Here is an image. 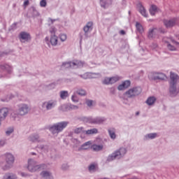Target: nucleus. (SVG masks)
Wrapping results in <instances>:
<instances>
[{
    "instance_id": "1",
    "label": "nucleus",
    "mask_w": 179,
    "mask_h": 179,
    "mask_svg": "<svg viewBox=\"0 0 179 179\" xmlns=\"http://www.w3.org/2000/svg\"><path fill=\"white\" fill-rule=\"evenodd\" d=\"M179 76L177 73L170 72L169 80V96L170 97H177L179 93V87L177 88V82H178Z\"/></svg>"
},
{
    "instance_id": "2",
    "label": "nucleus",
    "mask_w": 179,
    "mask_h": 179,
    "mask_svg": "<svg viewBox=\"0 0 179 179\" xmlns=\"http://www.w3.org/2000/svg\"><path fill=\"white\" fill-rule=\"evenodd\" d=\"M6 162L0 163V168L3 171H7L13 167L15 163V157L11 153L7 152L5 154Z\"/></svg>"
},
{
    "instance_id": "3",
    "label": "nucleus",
    "mask_w": 179,
    "mask_h": 179,
    "mask_svg": "<svg viewBox=\"0 0 179 179\" xmlns=\"http://www.w3.org/2000/svg\"><path fill=\"white\" fill-rule=\"evenodd\" d=\"M69 124V122H66V121L57 122L52 124V126H50L48 127V129L50 132L52 134V135H58L59 132H62V131H64V129H65V128L68 127Z\"/></svg>"
},
{
    "instance_id": "4",
    "label": "nucleus",
    "mask_w": 179,
    "mask_h": 179,
    "mask_svg": "<svg viewBox=\"0 0 179 179\" xmlns=\"http://www.w3.org/2000/svg\"><path fill=\"white\" fill-rule=\"evenodd\" d=\"M127 148H120L119 150H115L113 153L108 155L106 162L110 163V162H113V160H115V159H121V157H124L125 155H127Z\"/></svg>"
},
{
    "instance_id": "5",
    "label": "nucleus",
    "mask_w": 179,
    "mask_h": 179,
    "mask_svg": "<svg viewBox=\"0 0 179 179\" xmlns=\"http://www.w3.org/2000/svg\"><path fill=\"white\" fill-rule=\"evenodd\" d=\"M45 165L44 164H38L37 162L34 161L33 159H29L28 160L27 169L31 173H36L38 170H44Z\"/></svg>"
},
{
    "instance_id": "6",
    "label": "nucleus",
    "mask_w": 179,
    "mask_h": 179,
    "mask_svg": "<svg viewBox=\"0 0 179 179\" xmlns=\"http://www.w3.org/2000/svg\"><path fill=\"white\" fill-rule=\"evenodd\" d=\"M85 65V62L80 60H73V62H63L62 64V68L71 69H78V68H83Z\"/></svg>"
},
{
    "instance_id": "7",
    "label": "nucleus",
    "mask_w": 179,
    "mask_h": 179,
    "mask_svg": "<svg viewBox=\"0 0 179 179\" xmlns=\"http://www.w3.org/2000/svg\"><path fill=\"white\" fill-rule=\"evenodd\" d=\"M93 30V22H89L87 24L83 27L84 32H80L79 34L80 37V44L82 43V40H87L89 38V31H92Z\"/></svg>"
},
{
    "instance_id": "8",
    "label": "nucleus",
    "mask_w": 179,
    "mask_h": 179,
    "mask_svg": "<svg viewBox=\"0 0 179 179\" xmlns=\"http://www.w3.org/2000/svg\"><path fill=\"white\" fill-rule=\"evenodd\" d=\"M142 93V88L141 87H134L127 90L124 94L128 99H134L136 96H139Z\"/></svg>"
},
{
    "instance_id": "9",
    "label": "nucleus",
    "mask_w": 179,
    "mask_h": 179,
    "mask_svg": "<svg viewBox=\"0 0 179 179\" xmlns=\"http://www.w3.org/2000/svg\"><path fill=\"white\" fill-rule=\"evenodd\" d=\"M0 78H3L4 76H6V73H12V66H10L9 64H1L0 65Z\"/></svg>"
},
{
    "instance_id": "10",
    "label": "nucleus",
    "mask_w": 179,
    "mask_h": 179,
    "mask_svg": "<svg viewBox=\"0 0 179 179\" xmlns=\"http://www.w3.org/2000/svg\"><path fill=\"white\" fill-rule=\"evenodd\" d=\"M178 21V17H173L169 20H164L163 23L166 29H171L172 27H174L176 24H177Z\"/></svg>"
},
{
    "instance_id": "11",
    "label": "nucleus",
    "mask_w": 179,
    "mask_h": 179,
    "mask_svg": "<svg viewBox=\"0 0 179 179\" xmlns=\"http://www.w3.org/2000/svg\"><path fill=\"white\" fill-rule=\"evenodd\" d=\"M19 38L22 43H29V41H31V35L26 31H21Z\"/></svg>"
},
{
    "instance_id": "12",
    "label": "nucleus",
    "mask_w": 179,
    "mask_h": 179,
    "mask_svg": "<svg viewBox=\"0 0 179 179\" xmlns=\"http://www.w3.org/2000/svg\"><path fill=\"white\" fill-rule=\"evenodd\" d=\"M29 113V106L26 103L18 105L17 115H26Z\"/></svg>"
},
{
    "instance_id": "13",
    "label": "nucleus",
    "mask_w": 179,
    "mask_h": 179,
    "mask_svg": "<svg viewBox=\"0 0 179 179\" xmlns=\"http://www.w3.org/2000/svg\"><path fill=\"white\" fill-rule=\"evenodd\" d=\"M107 119L104 117H91V124H94V125H101L103 122H106Z\"/></svg>"
},
{
    "instance_id": "14",
    "label": "nucleus",
    "mask_w": 179,
    "mask_h": 179,
    "mask_svg": "<svg viewBox=\"0 0 179 179\" xmlns=\"http://www.w3.org/2000/svg\"><path fill=\"white\" fill-rule=\"evenodd\" d=\"M152 80H164L166 79V74L160 72L152 73Z\"/></svg>"
},
{
    "instance_id": "15",
    "label": "nucleus",
    "mask_w": 179,
    "mask_h": 179,
    "mask_svg": "<svg viewBox=\"0 0 179 179\" xmlns=\"http://www.w3.org/2000/svg\"><path fill=\"white\" fill-rule=\"evenodd\" d=\"M51 34H53L50 37V43L52 45H57L58 44V37L55 36V31L54 29L50 31Z\"/></svg>"
},
{
    "instance_id": "16",
    "label": "nucleus",
    "mask_w": 179,
    "mask_h": 179,
    "mask_svg": "<svg viewBox=\"0 0 179 179\" xmlns=\"http://www.w3.org/2000/svg\"><path fill=\"white\" fill-rule=\"evenodd\" d=\"M158 33L159 30L157 28H153L149 30L148 37V38H156V37H157Z\"/></svg>"
},
{
    "instance_id": "17",
    "label": "nucleus",
    "mask_w": 179,
    "mask_h": 179,
    "mask_svg": "<svg viewBox=\"0 0 179 179\" xmlns=\"http://www.w3.org/2000/svg\"><path fill=\"white\" fill-rule=\"evenodd\" d=\"M29 14L31 15L29 16V17H37L38 16H40V13H38V11H37V10L36 9V7L32 6L29 8Z\"/></svg>"
},
{
    "instance_id": "18",
    "label": "nucleus",
    "mask_w": 179,
    "mask_h": 179,
    "mask_svg": "<svg viewBox=\"0 0 179 179\" xmlns=\"http://www.w3.org/2000/svg\"><path fill=\"white\" fill-rule=\"evenodd\" d=\"M9 110L7 108H3L0 109V119L3 121L8 117Z\"/></svg>"
},
{
    "instance_id": "19",
    "label": "nucleus",
    "mask_w": 179,
    "mask_h": 179,
    "mask_svg": "<svg viewBox=\"0 0 179 179\" xmlns=\"http://www.w3.org/2000/svg\"><path fill=\"white\" fill-rule=\"evenodd\" d=\"M38 139H40V136H38V134H31L28 137V141H29V142H32L33 143L36 142H40Z\"/></svg>"
},
{
    "instance_id": "20",
    "label": "nucleus",
    "mask_w": 179,
    "mask_h": 179,
    "mask_svg": "<svg viewBox=\"0 0 179 179\" xmlns=\"http://www.w3.org/2000/svg\"><path fill=\"white\" fill-rule=\"evenodd\" d=\"M57 106V101H46V110L48 111L52 110L54 107Z\"/></svg>"
},
{
    "instance_id": "21",
    "label": "nucleus",
    "mask_w": 179,
    "mask_h": 179,
    "mask_svg": "<svg viewBox=\"0 0 179 179\" xmlns=\"http://www.w3.org/2000/svg\"><path fill=\"white\" fill-rule=\"evenodd\" d=\"M157 138V133H150L144 136V141H150L152 139H156Z\"/></svg>"
},
{
    "instance_id": "22",
    "label": "nucleus",
    "mask_w": 179,
    "mask_h": 179,
    "mask_svg": "<svg viewBox=\"0 0 179 179\" xmlns=\"http://www.w3.org/2000/svg\"><path fill=\"white\" fill-rule=\"evenodd\" d=\"M83 134H85V135H96V134H99V129L93 128L88 130H85L83 131Z\"/></svg>"
},
{
    "instance_id": "23",
    "label": "nucleus",
    "mask_w": 179,
    "mask_h": 179,
    "mask_svg": "<svg viewBox=\"0 0 179 179\" xmlns=\"http://www.w3.org/2000/svg\"><path fill=\"white\" fill-rule=\"evenodd\" d=\"M90 145H92V142L87 141L83 143L79 148L78 150H87L89 148H90Z\"/></svg>"
},
{
    "instance_id": "24",
    "label": "nucleus",
    "mask_w": 179,
    "mask_h": 179,
    "mask_svg": "<svg viewBox=\"0 0 179 179\" xmlns=\"http://www.w3.org/2000/svg\"><path fill=\"white\" fill-rule=\"evenodd\" d=\"M156 97L155 96H149L145 103L146 104H148V106H153L155 104V103H156Z\"/></svg>"
},
{
    "instance_id": "25",
    "label": "nucleus",
    "mask_w": 179,
    "mask_h": 179,
    "mask_svg": "<svg viewBox=\"0 0 179 179\" xmlns=\"http://www.w3.org/2000/svg\"><path fill=\"white\" fill-rule=\"evenodd\" d=\"M59 96L62 100H66V98L69 97V93L68 91L62 90L59 92Z\"/></svg>"
},
{
    "instance_id": "26",
    "label": "nucleus",
    "mask_w": 179,
    "mask_h": 179,
    "mask_svg": "<svg viewBox=\"0 0 179 179\" xmlns=\"http://www.w3.org/2000/svg\"><path fill=\"white\" fill-rule=\"evenodd\" d=\"M139 6V12L140 13L144 16V17H148V13H146V9H145V7H143V6H142V4L139 3L138 4Z\"/></svg>"
},
{
    "instance_id": "27",
    "label": "nucleus",
    "mask_w": 179,
    "mask_h": 179,
    "mask_svg": "<svg viewBox=\"0 0 179 179\" xmlns=\"http://www.w3.org/2000/svg\"><path fill=\"white\" fill-rule=\"evenodd\" d=\"M78 120L80 121H83V122H86L87 124H92V116H90V117L83 116V117H78Z\"/></svg>"
},
{
    "instance_id": "28",
    "label": "nucleus",
    "mask_w": 179,
    "mask_h": 179,
    "mask_svg": "<svg viewBox=\"0 0 179 179\" xmlns=\"http://www.w3.org/2000/svg\"><path fill=\"white\" fill-rule=\"evenodd\" d=\"M3 179H17V176L14 173H8L3 176Z\"/></svg>"
},
{
    "instance_id": "29",
    "label": "nucleus",
    "mask_w": 179,
    "mask_h": 179,
    "mask_svg": "<svg viewBox=\"0 0 179 179\" xmlns=\"http://www.w3.org/2000/svg\"><path fill=\"white\" fill-rule=\"evenodd\" d=\"M108 132L109 136H110L111 139H115V138H117V135L115 134V128L108 129Z\"/></svg>"
},
{
    "instance_id": "30",
    "label": "nucleus",
    "mask_w": 179,
    "mask_h": 179,
    "mask_svg": "<svg viewBox=\"0 0 179 179\" xmlns=\"http://www.w3.org/2000/svg\"><path fill=\"white\" fill-rule=\"evenodd\" d=\"M149 11L152 16H155V15H156V12H157V6L155 4H152L150 7Z\"/></svg>"
},
{
    "instance_id": "31",
    "label": "nucleus",
    "mask_w": 179,
    "mask_h": 179,
    "mask_svg": "<svg viewBox=\"0 0 179 179\" xmlns=\"http://www.w3.org/2000/svg\"><path fill=\"white\" fill-rule=\"evenodd\" d=\"M90 75H99V73H85L84 74H81L79 76L82 78V79H90Z\"/></svg>"
},
{
    "instance_id": "32",
    "label": "nucleus",
    "mask_w": 179,
    "mask_h": 179,
    "mask_svg": "<svg viewBox=\"0 0 179 179\" xmlns=\"http://www.w3.org/2000/svg\"><path fill=\"white\" fill-rule=\"evenodd\" d=\"M136 29L137 30V31H138V33H140V34H142V33H143V27L142 26V24L137 22L136 23Z\"/></svg>"
},
{
    "instance_id": "33",
    "label": "nucleus",
    "mask_w": 179,
    "mask_h": 179,
    "mask_svg": "<svg viewBox=\"0 0 179 179\" xmlns=\"http://www.w3.org/2000/svg\"><path fill=\"white\" fill-rule=\"evenodd\" d=\"M59 111H63V113H66V111H70L69 110V104L68 105H62L61 106L59 107Z\"/></svg>"
},
{
    "instance_id": "34",
    "label": "nucleus",
    "mask_w": 179,
    "mask_h": 179,
    "mask_svg": "<svg viewBox=\"0 0 179 179\" xmlns=\"http://www.w3.org/2000/svg\"><path fill=\"white\" fill-rule=\"evenodd\" d=\"M76 94H78V96H86V90L82 88L78 89V90L76 92Z\"/></svg>"
},
{
    "instance_id": "35",
    "label": "nucleus",
    "mask_w": 179,
    "mask_h": 179,
    "mask_svg": "<svg viewBox=\"0 0 179 179\" xmlns=\"http://www.w3.org/2000/svg\"><path fill=\"white\" fill-rule=\"evenodd\" d=\"M92 149L94 152H100V150H103V145H93Z\"/></svg>"
},
{
    "instance_id": "36",
    "label": "nucleus",
    "mask_w": 179,
    "mask_h": 179,
    "mask_svg": "<svg viewBox=\"0 0 179 179\" xmlns=\"http://www.w3.org/2000/svg\"><path fill=\"white\" fill-rule=\"evenodd\" d=\"M57 86V83H52L49 85H46L45 86V87L48 90H52V89H55V87Z\"/></svg>"
},
{
    "instance_id": "37",
    "label": "nucleus",
    "mask_w": 179,
    "mask_h": 179,
    "mask_svg": "<svg viewBox=\"0 0 179 179\" xmlns=\"http://www.w3.org/2000/svg\"><path fill=\"white\" fill-rule=\"evenodd\" d=\"M41 176H42V177H43V178H50V177H51V173H50V172L47 171H43L41 172Z\"/></svg>"
},
{
    "instance_id": "38",
    "label": "nucleus",
    "mask_w": 179,
    "mask_h": 179,
    "mask_svg": "<svg viewBox=\"0 0 179 179\" xmlns=\"http://www.w3.org/2000/svg\"><path fill=\"white\" fill-rule=\"evenodd\" d=\"M100 5L101 8L106 9V8L108 6V4H107V0H100Z\"/></svg>"
},
{
    "instance_id": "39",
    "label": "nucleus",
    "mask_w": 179,
    "mask_h": 179,
    "mask_svg": "<svg viewBox=\"0 0 179 179\" xmlns=\"http://www.w3.org/2000/svg\"><path fill=\"white\" fill-rule=\"evenodd\" d=\"M110 85H114V83L120 80V77H117V76L111 77L110 78Z\"/></svg>"
},
{
    "instance_id": "40",
    "label": "nucleus",
    "mask_w": 179,
    "mask_h": 179,
    "mask_svg": "<svg viewBox=\"0 0 179 179\" xmlns=\"http://www.w3.org/2000/svg\"><path fill=\"white\" fill-rule=\"evenodd\" d=\"M14 97H15V95L13 94L7 95L6 99H1V101L8 102L9 101V100H12V99H13Z\"/></svg>"
},
{
    "instance_id": "41",
    "label": "nucleus",
    "mask_w": 179,
    "mask_h": 179,
    "mask_svg": "<svg viewBox=\"0 0 179 179\" xmlns=\"http://www.w3.org/2000/svg\"><path fill=\"white\" fill-rule=\"evenodd\" d=\"M102 84L103 85H110V78L106 77L103 80H102Z\"/></svg>"
},
{
    "instance_id": "42",
    "label": "nucleus",
    "mask_w": 179,
    "mask_h": 179,
    "mask_svg": "<svg viewBox=\"0 0 179 179\" xmlns=\"http://www.w3.org/2000/svg\"><path fill=\"white\" fill-rule=\"evenodd\" d=\"M167 48H168V50H169V51H176L177 50V48H176L174 47V45L170 44L169 42L167 44Z\"/></svg>"
},
{
    "instance_id": "43",
    "label": "nucleus",
    "mask_w": 179,
    "mask_h": 179,
    "mask_svg": "<svg viewBox=\"0 0 179 179\" xmlns=\"http://www.w3.org/2000/svg\"><path fill=\"white\" fill-rule=\"evenodd\" d=\"M16 29H17V22H14L13 24H12V25L10 27V28L8 29L9 31H14L16 30Z\"/></svg>"
},
{
    "instance_id": "44",
    "label": "nucleus",
    "mask_w": 179,
    "mask_h": 179,
    "mask_svg": "<svg viewBox=\"0 0 179 179\" xmlns=\"http://www.w3.org/2000/svg\"><path fill=\"white\" fill-rule=\"evenodd\" d=\"M122 84L124 85V88L128 89V87H129L131 86V81L125 80Z\"/></svg>"
},
{
    "instance_id": "45",
    "label": "nucleus",
    "mask_w": 179,
    "mask_h": 179,
    "mask_svg": "<svg viewBox=\"0 0 179 179\" xmlns=\"http://www.w3.org/2000/svg\"><path fill=\"white\" fill-rule=\"evenodd\" d=\"M71 100L73 103H79V98L75 94L71 96Z\"/></svg>"
},
{
    "instance_id": "46",
    "label": "nucleus",
    "mask_w": 179,
    "mask_h": 179,
    "mask_svg": "<svg viewBox=\"0 0 179 179\" xmlns=\"http://www.w3.org/2000/svg\"><path fill=\"white\" fill-rule=\"evenodd\" d=\"M69 110H78L79 109V106H76V105H73L72 103L69 104Z\"/></svg>"
},
{
    "instance_id": "47",
    "label": "nucleus",
    "mask_w": 179,
    "mask_h": 179,
    "mask_svg": "<svg viewBox=\"0 0 179 179\" xmlns=\"http://www.w3.org/2000/svg\"><path fill=\"white\" fill-rule=\"evenodd\" d=\"M83 127H78L74 129V134H80V132H83Z\"/></svg>"
},
{
    "instance_id": "48",
    "label": "nucleus",
    "mask_w": 179,
    "mask_h": 179,
    "mask_svg": "<svg viewBox=\"0 0 179 179\" xmlns=\"http://www.w3.org/2000/svg\"><path fill=\"white\" fill-rule=\"evenodd\" d=\"M89 171H94L96 170V165L94 164H90L88 166Z\"/></svg>"
},
{
    "instance_id": "49",
    "label": "nucleus",
    "mask_w": 179,
    "mask_h": 179,
    "mask_svg": "<svg viewBox=\"0 0 179 179\" xmlns=\"http://www.w3.org/2000/svg\"><path fill=\"white\" fill-rule=\"evenodd\" d=\"M69 169V165H68V164H63L62 165V170H63L64 171H66V170Z\"/></svg>"
},
{
    "instance_id": "50",
    "label": "nucleus",
    "mask_w": 179,
    "mask_h": 179,
    "mask_svg": "<svg viewBox=\"0 0 179 179\" xmlns=\"http://www.w3.org/2000/svg\"><path fill=\"white\" fill-rule=\"evenodd\" d=\"M40 6L42 8H45L47 6V1L46 0H41L40 2Z\"/></svg>"
},
{
    "instance_id": "51",
    "label": "nucleus",
    "mask_w": 179,
    "mask_h": 179,
    "mask_svg": "<svg viewBox=\"0 0 179 179\" xmlns=\"http://www.w3.org/2000/svg\"><path fill=\"white\" fill-rule=\"evenodd\" d=\"M59 38H60L61 41H65L66 40V34H60Z\"/></svg>"
},
{
    "instance_id": "52",
    "label": "nucleus",
    "mask_w": 179,
    "mask_h": 179,
    "mask_svg": "<svg viewBox=\"0 0 179 179\" xmlns=\"http://www.w3.org/2000/svg\"><path fill=\"white\" fill-rule=\"evenodd\" d=\"M13 133V128H8V130L6 131V134L9 136L10 134Z\"/></svg>"
},
{
    "instance_id": "53",
    "label": "nucleus",
    "mask_w": 179,
    "mask_h": 179,
    "mask_svg": "<svg viewBox=\"0 0 179 179\" xmlns=\"http://www.w3.org/2000/svg\"><path fill=\"white\" fill-rule=\"evenodd\" d=\"M86 104L88 107H92L93 106V101L92 100H87Z\"/></svg>"
},
{
    "instance_id": "54",
    "label": "nucleus",
    "mask_w": 179,
    "mask_h": 179,
    "mask_svg": "<svg viewBox=\"0 0 179 179\" xmlns=\"http://www.w3.org/2000/svg\"><path fill=\"white\" fill-rule=\"evenodd\" d=\"M158 32L162 33V34H165L167 31L164 28H159Z\"/></svg>"
},
{
    "instance_id": "55",
    "label": "nucleus",
    "mask_w": 179,
    "mask_h": 179,
    "mask_svg": "<svg viewBox=\"0 0 179 179\" xmlns=\"http://www.w3.org/2000/svg\"><path fill=\"white\" fill-rule=\"evenodd\" d=\"M124 89H126L125 87L122 84L119 85L117 87V90H124Z\"/></svg>"
},
{
    "instance_id": "56",
    "label": "nucleus",
    "mask_w": 179,
    "mask_h": 179,
    "mask_svg": "<svg viewBox=\"0 0 179 179\" xmlns=\"http://www.w3.org/2000/svg\"><path fill=\"white\" fill-rule=\"evenodd\" d=\"M5 140H1L0 141V148H3V146H5Z\"/></svg>"
},
{
    "instance_id": "57",
    "label": "nucleus",
    "mask_w": 179,
    "mask_h": 179,
    "mask_svg": "<svg viewBox=\"0 0 179 179\" xmlns=\"http://www.w3.org/2000/svg\"><path fill=\"white\" fill-rule=\"evenodd\" d=\"M171 41L173 43V44H176V45H179V42H177L176 40L171 38Z\"/></svg>"
},
{
    "instance_id": "58",
    "label": "nucleus",
    "mask_w": 179,
    "mask_h": 179,
    "mask_svg": "<svg viewBox=\"0 0 179 179\" xmlns=\"http://www.w3.org/2000/svg\"><path fill=\"white\" fill-rule=\"evenodd\" d=\"M42 108H47V101L42 103Z\"/></svg>"
},
{
    "instance_id": "59",
    "label": "nucleus",
    "mask_w": 179,
    "mask_h": 179,
    "mask_svg": "<svg viewBox=\"0 0 179 179\" xmlns=\"http://www.w3.org/2000/svg\"><path fill=\"white\" fill-rule=\"evenodd\" d=\"M45 43H47V44H48V45H50V38H48V36H46L45 38Z\"/></svg>"
},
{
    "instance_id": "60",
    "label": "nucleus",
    "mask_w": 179,
    "mask_h": 179,
    "mask_svg": "<svg viewBox=\"0 0 179 179\" xmlns=\"http://www.w3.org/2000/svg\"><path fill=\"white\" fill-rule=\"evenodd\" d=\"M125 31L124 30H121L120 31V34H122V36H125Z\"/></svg>"
},
{
    "instance_id": "61",
    "label": "nucleus",
    "mask_w": 179,
    "mask_h": 179,
    "mask_svg": "<svg viewBox=\"0 0 179 179\" xmlns=\"http://www.w3.org/2000/svg\"><path fill=\"white\" fill-rule=\"evenodd\" d=\"M110 93H111V94H115V90L114 88H111V89H110Z\"/></svg>"
},
{
    "instance_id": "62",
    "label": "nucleus",
    "mask_w": 179,
    "mask_h": 179,
    "mask_svg": "<svg viewBox=\"0 0 179 179\" xmlns=\"http://www.w3.org/2000/svg\"><path fill=\"white\" fill-rule=\"evenodd\" d=\"M29 0H27L24 2V6H27V5H29Z\"/></svg>"
},
{
    "instance_id": "63",
    "label": "nucleus",
    "mask_w": 179,
    "mask_h": 179,
    "mask_svg": "<svg viewBox=\"0 0 179 179\" xmlns=\"http://www.w3.org/2000/svg\"><path fill=\"white\" fill-rule=\"evenodd\" d=\"M11 116H12V117L14 119V120H16V117H17V115H16V114H11Z\"/></svg>"
},
{
    "instance_id": "64",
    "label": "nucleus",
    "mask_w": 179,
    "mask_h": 179,
    "mask_svg": "<svg viewBox=\"0 0 179 179\" xmlns=\"http://www.w3.org/2000/svg\"><path fill=\"white\" fill-rule=\"evenodd\" d=\"M49 20H50L51 24H52V23H54V22H55L57 20H52L51 18H49Z\"/></svg>"
}]
</instances>
